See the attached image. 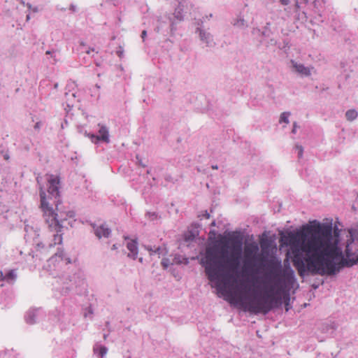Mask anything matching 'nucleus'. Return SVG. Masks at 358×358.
I'll list each match as a JSON object with an SVG mask.
<instances>
[{"label": "nucleus", "mask_w": 358, "mask_h": 358, "mask_svg": "<svg viewBox=\"0 0 358 358\" xmlns=\"http://www.w3.org/2000/svg\"><path fill=\"white\" fill-rule=\"evenodd\" d=\"M282 241L289 246L292 262L300 275L306 271L334 275L344 266L358 263V238L348 243L346 257L343 259L338 238L333 236L329 224H306L296 231L289 232Z\"/></svg>", "instance_id": "nucleus-2"}, {"label": "nucleus", "mask_w": 358, "mask_h": 358, "mask_svg": "<svg viewBox=\"0 0 358 358\" xmlns=\"http://www.w3.org/2000/svg\"><path fill=\"white\" fill-rule=\"evenodd\" d=\"M147 36V31L145 30H143L141 33V38L144 40L145 38Z\"/></svg>", "instance_id": "nucleus-18"}, {"label": "nucleus", "mask_w": 358, "mask_h": 358, "mask_svg": "<svg viewBox=\"0 0 358 358\" xmlns=\"http://www.w3.org/2000/svg\"><path fill=\"white\" fill-rule=\"evenodd\" d=\"M259 251L258 245L256 243H251L245 245L244 248V256L247 261H255Z\"/></svg>", "instance_id": "nucleus-4"}, {"label": "nucleus", "mask_w": 358, "mask_h": 358, "mask_svg": "<svg viewBox=\"0 0 358 358\" xmlns=\"http://www.w3.org/2000/svg\"><path fill=\"white\" fill-rule=\"evenodd\" d=\"M296 150H298V155H299V157H301L302 155H303V147L301 146V145H296Z\"/></svg>", "instance_id": "nucleus-14"}, {"label": "nucleus", "mask_w": 358, "mask_h": 358, "mask_svg": "<svg viewBox=\"0 0 358 358\" xmlns=\"http://www.w3.org/2000/svg\"><path fill=\"white\" fill-rule=\"evenodd\" d=\"M296 132V124H294V128L292 129V133L295 134Z\"/></svg>", "instance_id": "nucleus-22"}, {"label": "nucleus", "mask_w": 358, "mask_h": 358, "mask_svg": "<svg viewBox=\"0 0 358 358\" xmlns=\"http://www.w3.org/2000/svg\"><path fill=\"white\" fill-rule=\"evenodd\" d=\"M35 129H38L40 128V123L39 122H37L35 126H34Z\"/></svg>", "instance_id": "nucleus-21"}, {"label": "nucleus", "mask_w": 358, "mask_h": 358, "mask_svg": "<svg viewBox=\"0 0 358 358\" xmlns=\"http://www.w3.org/2000/svg\"><path fill=\"white\" fill-rule=\"evenodd\" d=\"M92 226L94 229V233L99 238H101V237H108L110 234V230L104 224H101L96 227L95 224H93Z\"/></svg>", "instance_id": "nucleus-5"}, {"label": "nucleus", "mask_w": 358, "mask_h": 358, "mask_svg": "<svg viewBox=\"0 0 358 358\" xmlns=\"http://www.w3.org/2000/svg\"><path fill=\"white\" fill-rule=\"evenodd\" d=\"M291 63L292 64L294 69L301 75L305 76H308L310 75L311 69L309 67H306L304 65L298 64L293 60L291 61Z\"/></svg>", "instance_id": "nucleus-6"}, {"label": "nucleus", "mask_w": 358, "mask_h": 358, "mask_svg": "<svg viewBox=\"0 0 358 358\" xmlns=\"http://www.w3.org/2000/svg\"><path fill=\"white\" fill-rule=\"evenodd\" d=\"M162 265L163 266V267H164V268H168V266H169V262H168V260H167V259H164L162 261Z\"/></svg>", "instance_id": "nucleus-16"}, {"label": "nucleus", "mask_w": 358, "mask_h": 358, "mask_svg": "<svg viewBox=\"0 0 358 358\" xmlns=\"http://www.w3.org/2000/svg\"><path fill=\"white\" fill-rule=\"evenodd\" d=\"M62 228H59L58 231H50L51 232L55 233L53 235V243L50 244V246H54L56 245H60L62 243Z\"/></svg>", "instance_id": "nucleus-9"}, {"label": "nucleus", "mask_w": 358, "mask_h": 358, "mask_svg": "<svg viewBox=\"0 0 358 358\" xmlns=\"http://www.w3.org/2000/svg\"><path fill=\"white\" fill-rule=\"evenodd\" d=\"M116 249H117V245L116 244L113 245L112 250H116Z\"/></svg>", "instance_id": "nucleus-23"}, {"label": "nucleus", "mask_w": 358, "mask_h": 358, "mask_svg": "<svg viewBox=\"0 0 358 358\" xmlns=\"http://www.w3.org/2000/svg\"><path fill=\"white\" fill-rule=\"evenodd\" d=\"M194 236H195L194 234H191L189 235H185V240L187 241H191V240L194 239Z\"/></svg>", "instance_id": "nucleus-15"}, {"label": "nucleus", "mask_w": 358, "mask_h": 358, "mask_svg": "<svg viewBox=\"0 0 358 358\" xmlns=\"http://www.w3.org/2000/svg\"><path fill=\"white\" fill-rule=\"evenodd\" d=\"M27 7H28L29 8H31V4H29V3H27Z\"/></svg>", "instance_id": "nucleus-28"}, {"label": "nucleus", "mask_w": 358, "mask_h": 358, "mask_svg": "<svg viewBox=\"0 0 358 358\" xmlns=\"http://www.w3.org/2000/svg\"><path fill=\"white\" fill-rule=\"evenodd\" d=\"M33 10H34V12H37V10H37V8H34V9H33Z\"/></svg>", "instance_id": "nucleus-29"}, {"label": "nucleus", "mask_w": 358, "mask_h": 358, "mask_svg": "<svg viewBox=\"0 0 358 358\" xmlns=\"http://www.w3.org/2000/svg\"><path fill=\"white\" fill-rule=\"evenodd\" d=\"M345 116L348 120L352 121L357 117V112L355 110H349L346 112Z\"/></svg>", "instance_id": "nucleus-10"}, {"label": "nucleus", "mask_w": 358, "mask_h": 358, "mask_svg": "<svg viewBox=\"0 0 358 358\" xmlns=\"http://www.w3.org/2000/svg\"><path fill=\"white\" fill-rule=\"evenodd\" d=\"M94 352H98L99 355L101 357H103L104 355H106L108 350H107V348L105 346L100 345V346H98L96 348H94Z\"/></svg>", "instance_id": "nucleus-11"}, {"label": "nucleus", "mask_w": 358, "mask_h": 358, "mask_svg": "<svg viewBox=\"0 0 358 358\" xmlns=\"http://www.w3.org/2000/svg\"><path fill=\"white\" fill-rule=\"evenodd\" d=\"M242 252L241 240L222 237L206 248L201 264L206 274L219 293L238 304L244 311L253 314H267L282 304V298L289 299V292L294 282L292 268L282 266L281 261L273 257L266 262L267 272L263 282L265 292L262 296L244 298L234 294L229 287L236 282L234 275L239 266Z\"/></svg>", "instance_id": "nucleus-1"}, {"label": "nucleus", "mask_w": 358, "mask_h": 358, "mask_svg": "<svg viewBox=\"0 0 358 358\" xmlns=\"http://www.w3.org/2000/svg\"><path fill=\"white\" fill-rule=\"evenodd\" d=\"M280 2L282 5H288L289 3V0H280Z\"/></svg>", "instance_id": "nucleus-17"}, {"label": "nucleus", "mask_w": 358, "mask_h": 358, "mask_svg": "<svg viewBox=\"0 0 358 358\" xmlns=\"http://www.w3.org/2000/svg\"><path fill=\"white\" fill-rule=\"evenodd\" d=\"M92 52H94V48H89L87 51H86V53L90 55Z\"/></svg>", "instance_id": "nucleus-19"}, {"label": "nucleus", "mask_w": 358, "mask_h": 358, "mask_svg": "<svg viewBox=\"0 0 358 358\" xmlns=\"http://www.w3.org/2000/svg\"><path fill=\"white\" fill-rule=\"evenodd\" d=\"M48 196L42 188L40 191V209L42 212L43 218L48 225L49 231H58L63 228L58 220V206L61 203L59 192V178L57 176L50 175L48 178Z\"/></svg>", "instance_id": "nucleus-3"}, {"label": "nucleus", "mask_w": 358, "mask_h": 358, "mask_svg": "<svg viewBox=\"0 0 358 358\" xmlns=\"http://www.w3.org/2000/svg\"><path fill=\"white\" fill-rule=\"evenodd\" d=\"M99 126L100 127L99 130V135L96 136L93 135L92 137L96 138L97 140H101L104 142L108 143L109 142V135H108V131L107 128L103 125L99 124Z\"/></svg>", "instance_id": "nucleus-8"}, {"label": "nucleus", "mask_w": 358, "mask_h": 358, "mask_svg": "<svg viewBox=\"0 0 358 358\" xmlns=\"http://www.w3.org/2000/svg\"><path fill=\"white\" fill-rule=\"evenodd\" d=\"M205 217H206V218L208 219V218L210 217V215H209V213H208L207 212H206V213H205Z\"/></svg>", "instance_id": "nucleus-24"}, {"label": "nucleus", "mask_w": 358, "mask_h": 358, "mask_svg": "<svg viewBox=\"0 0 358 358\" xmlns=\"http://www.w3.org/2000/svg\"><path fill=\"white\" fill-rule=\"evenodd\" d=\"M303 1V3H307L308 2V0H301Z\"/></svg>", "instance_id": "nucleus-26"}, {"label": "nucleus", "mask_w": 358, "mask_h": 358, "mask_svg": "<svg viewBox=\"0 0 358 358\" xmlns=\"http://www.w3.org/2000/svg\"><path fill=\"white\" fill-rule=\"evenodd\" d=\"M0 279L3 280H5V275H3V272L0 271Z\"/></svg>", "instance_id": "nucleus-20"}, {"label": "nucleus", "mask_w": 358, "mask_h": 358, "mask_svg": "<svg viewBox=\"0 0 358 358\" xmlns=\"http://www.w3.org/2000/svg\"><path fill=\"white\" fill-rule=\"evenodd\" d=\"M212 168H213V169H217V166H212Z\"/></svg>", "instance_id": "nucleus-27"}, {"label": "nucleus", "mask_w": 358, "mask_h": 358, "mask_svg": "<svg viewBox=\"0 0 358 358\" xmlns=\"http://www.w3.org/2000/svg\"><path fill=\"white\" fill-rule=\"evenodd\" d=\"M289 115H290L289 113H286V112L282 113L280 117V120H279L280 123L285 122L286 124H288L289 123L288 117H289Z\"/></svg>", "instance_id": "nucleus-12"}, {"label": "nucleus", "mask_w": 358, "mask_h": 358, "mask_svg": "<svg viewBox=\"0 0 358 358\" xmlns=\"http://www.w3.org/2000/svg\"><path fill=\"white\" fill-rule=\"evenodd\" d=\"M127 248L130 252L128 254V256L135 259L138 255V247L136 241L135 240H130L127 243Z\"/></svg>", "instance_id": "nucleus-7"}, {"label": "nucleus", "mask_w": 358, "mask_h": 358, "mask_svg": "<svg viewBox=\"0 0 358 358\" xmlns=\"http://www.w3.org/2000/svg\"><path fill=\"white\" fill-rule=\"evenodd\" d=\"M15 277H16V275L14 273V271L11 270L6 275H5V280L13 281L15 279Z\"/></svg>", "instance_id": "nucleus-13"}, {"label": "nucleus", "mask_w": 358, "mask_h": 358, "mask_svg": "<svg viewBox=\"0 0 358 358\" xmlns=\"http://www.w3.org/2000/svg\"><path fill=\"white\" fill-rule=\"evenodd\" d=\"M296 9H299V5L298 2H296Z\"/></svg>", "instance_id": "nucleus-25"}, {"label": "nucleus", "mask_w": 358, "mask_h": 358, "mask_svg": "<svg viewBox=\"0 0 358 358\" xmlns=\"http://www.w3.org/2000/svg\"><path fill=\"white\" fill-rule=\"evenodd\" d=\"M46 54H47V55H49V54H50V51H47V52H46Z\"/></svg>", "instance_id": "nucleus-30"}, {"label": "nucleus", "mask_w": 358, "mask_h": 358, "mask_svg": "<svg viewBox=\"0 0 358 358\" xmlns=\"http://www.w3.org/2000/svg\"><path fill=\"white\" fill-rule=\"evenodd\" d=\"M5 159H8V156H5Z\"/></svg>", "instance_id": "nucleus-31"}]
</instances>
